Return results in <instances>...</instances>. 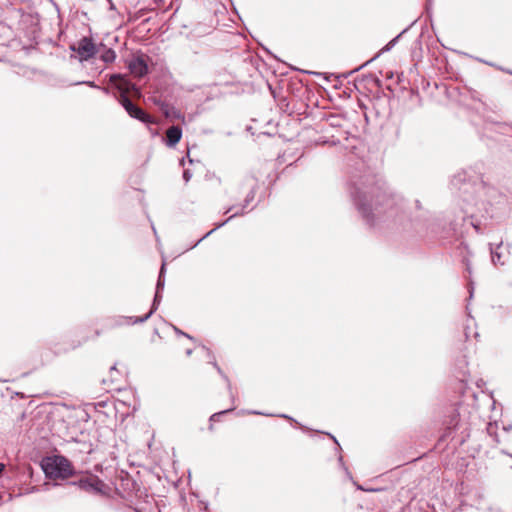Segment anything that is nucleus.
<instances>
[{
  "label": "nucleus",
  "instance_id": "nucleus-8",
  "mask_svg": "<svg viewBox=\"0 0 512 512\" xmlns=\"http://www.w3.org/2000/svg\"><path fill=\"white\" fill-rule=\"evenodd\" d=\"M127 67L132 75L141 78L148 73V64L144 54L134 55L128 62Z\"/></svg>",
  "mask_w": 512,
  "mask_h": 512
},
{
  "label": "nucleus",
  "instance_id": "nucleus-40",
  "mask_svg": "<svg viewBox=\"0 0 512 512\" xmlns=\"http://www.w3.org/2000/svg\"><path fill=\"white\" fill-rule=\"evenodd\" d=\"M180 164H181V165H183V164H184V159H181Z\"/></svg>",
  "mask_w": 512,
  "mask_h": 512
},
{
  "label": "nucleus",
  "instance_id": "nucleus-32",
  "mask_svg": "<svg viewBox=\"0 0 512 512\" xmlns=\"http://www.w3.org/2000/svg\"><path fill=\"white\" fill-rule=\"evenodd\" d=\"M192 352H193V351H192V349H187V350H186V352H185V354H186L187 356H191V355H192Z\"/></svg>",
  "mask_w": 512,
  "mask_h": 512
},
{
  "label": "nucleus",
  "instance_id": "nucleus-4",
  "mask_svg": "<svg viewBox=\"0 0 512 512\" xmlns=\"http://www.w3.org/2000/svg\"><path fill=\"white\" fill-rule=\"evenodd\" d=\"M42 470L49 479H67L74 473L71 462L62 455H53L43 458Z\"/></svg>",
  "mask_w": 512,
  "mask_h": 512
},
{
  "label": "nucleus",
  "instance_id": "nucleus-9",
  "mask_svg": "<svg viewBox=\"0 0 512 512\" xmlns=\"http://www.w3.org/2000/svg\"><path fill=\"white\" fill-rule=\"evenodd\" d=\"M160 304L159 300L153 299V303L151 306L150 311L141 317H119V320L117 322L118 325H124V324H138V323H144L147 321L152 314L157 310L158 306Z\"/></svg>",
  "mask_w": 512,
  "mask_h": 512
},
{
  "label": "nucleus",
  "instance_id": "nucleus-39",
  "mask_svg": "<svg viewBox=\"0 0 512 512\" xmlns=\"http://www.w3.org/2000/svg\"><path fill=\"white\" fill-rule=\"evenodd\" d=\"M381 53H382L381 51H380V52H378V53H377V55H376L375 57L380 56V55H381Z\"/></svg>",
  "mask_w": 512,
  "mask_h": 512
},
{
  "label": "nucleus",
  "instance_id": "nucleus-37",
  "mask_svg": "<svg viewBox=\"0 0 512 512\" xmlns=\"http://www.w3.org/2000/svg\"><path fill=\"white\" fill-rule=\"evenodd\" d=\"M331 437L333 438V441H335V443H337V444H338V442H337L336 438H335V437H333V436H331Z\"/></svg>",
  "mask_w": 512,
  "mask_h": 512
},
{
  "label": "nucleus",
  "instance_id": "nucleus-16",
  "mask_svg": "<svg viewBox=\"0 0 512 512\" xmlns=\"http://www.w3.org/2000/svg\"><path fill=\"white\" fill-rule=\"evenodd\" d=\"M164 272H165V263L162 264L159 277L156 284V291H162L164 289L165 285V279H164Z\"/></svg>",
  "mask_w": 512,
  "mask_h": 512
},
{
  "label": "nucleus",
  "instance_id": "nucleus-34",
  "mask_svg": "<svg viewBox=\"0 0 512 512\" xmlns=\"http://www.w3.org/2000/svg\"><path fill=\"white\" fill-rule=\"evenodd\" d=\"M234 209V206H230L226 211H225V214L229 213L230 211H232Z\"/></svg>",
  "mask_w": 512,
  "mask_h": 512
},
{
  "label": "nucleus",
  "instance_id": "nucleus-15",
  "mask_svg": "<svg viewBox=\"0 0 512 512\" xmlns=\"http://www.w3.org/2000/svg\"><path fill=\"white\" fill-rule=\"evenodd\" d=\"M409 28L404 29L400 34H398L395 38H393L391 41H389L382 49L381 52H388L390 51L395 44L398 42L399 38L408 30Z\"/></svg>",
  "mask_w": 512,
  "mask_h": 512
},
{
  "label": "nucleus",
  "instance_id": "nucleus-5",
  "mask_svg": "<svg viewBox=\"0 0 512 512\" xmlns=\"http://www.w3.org/2000/svg\"><path fill=\"white\" fill-rule=\"evenodd\" d=\"M245 182L247 185L250 186V190L248 192V194L246 195L245 197V200H244V203L242 205V208L240 211H236L234 214H232L228 219H226L225 221L223 222H220L218 224H216L215 228L210 230L209 232H207L203 237H201L194 245H192L191 247H189L187 250H190V249H193L195 248L200 242H202L204 239H206L207 237H209L211 234H213L217 229L223 227L226 223H228L232 218L234 217H237V216H241V215H244L245 214V211L244 209L254 200L255 198V195H256V191H257V188H258V180L256 177H254L253 175H249V176H246L245 177Z\"/></svg>",
  "mask_w": 512,
  "mask_h": 512
},
{
  "label": "nucleus",
  "instance_id": "nucleus-35",
  "mask_svg": "<svg viewBox=\"0 0 512 512\" xmlns=\"http://www.w3.org/2000/svg\"><path fill=\"white\" fill-rule=\"evenodd\" d=\"M469 293H470V296H472V293H473V287L470 285V288H469Z\"/></svg>",
  "mask_w": 512,
  "mask_h": 512
},
{
  "label": "nucleus",
  "instance_id": "nucleus-18",
  "mask_svg": "<svg viewBox=\"0 0 512 512\" xmlns=\"http://www.w3.org/2000/svg\"><path fill=\"white\" fill-rule=\"evenodd\" d=\"M173 329L175 331L176 334L178 335H182V336H185L187 337L188 339L190 340H194V338L192 336H190L189 334L183 332L182 330H180L179 328H177L176 326H173Z\"/></svg>",
  "mask_w": 512,
  "mask_h": 512
},
{
  "label": "nucleus",
  "instance_id": "nucleus-25",
  "mask_svg": "<svg viewBox=\"0 0 512 512\" xmlns=\"http://www.w3.org/2000/svg\"><path fill=\"white\" fill-rule=\"evenodd\" d=\"M465 265H466L467 272L471 273V264L467 259L465 260Z\"/></svg>",
  "mask_w": 512,
  "mask_h": 512
},
{
  "label": "nucleus",
  "instance_id": "nucleus-22",
  "mask_svg": "<svg viewBox=\"0 0 512 512\" xmlns=\"http://www.w3.org/2000/svg\"><path fill=\"white\" fill-rule=\"evenodd\" d=\"M250 414H253V415H265V416H274L273 414H266V413H263V412H260V411H257V410H252L249 412Z\"/></svg>",
  "mask_w": 512,
  "mask_h": 512
},
{
  "label": "nucleus",
  "instance_id": "nucleus-33",
  "mask_svg": "<svg viewBox=\"0 0 512 512\" xmlns=\"http://www.w3.org/2000/svg\"><path fill=\"white\" fill-rule=\"evenodd\" d=\"M5 465L3 463H0V474L4 471Z\"/></svg>",
  "mask_w": 512,
  "mask_h": 512
},
{
  "label": "nucleus",
  "instance_id": "nucleus-7",
  "mask_svg": "<svg viewBox=\"0 0 512 512\" xmlns=\"http://www.w3.org/2000/svg\"><path fill=\"white\" fill-rule=\"evenodd\" d=\"M70 484L77 485L80 489L92 493H100L103 486L102 481L92 474L84 475L77 481L70 482Z\"/></svg>",
  "mask_w": 512,
  "mask_h": 512
},
{
  "label": "nucleus",
  "instance_id": "nucleus-38",
  "mask_svg": "<svg viewBox=\"0 0 512 512\" xmlns=\"http://www.w3.org/2000/svg\"><path fill=\"white\" fill-rule=\"evenodd\" d=\"M381 53H382L381 51H380V52H378V53H377V55H376L375 57L380 56V55H381Z\"/></svg>",
  "mask_w": 512,
  "mask_h": 512
},
{
  "label": "nucleus",
  "instance_id": "nucleus-41",
  "mask_svg": "<svg viewBox=\"0 0 512 512\" xmlns=\"http://www.w3.org/2000/svg\"><path fill=\"white\" fill-rule=\"evenodd\" d=\"M230 394H231V397H232V402H235V399H233V396H232V393H231V392H230Z\"/></svg>",
  "mask_w": 512,
  "mask_h": 512
},
{
  "label": "nucleus",
  "instance_id": "nucleus-20",
  "mask_svg": "<svg viewBox=\"0 0 512 512\" xmlns=\"http://www.w3.org/2000/svg\"><path fill=\"white\" fill-rule=\"evenodd\" d=\"M77 84H85V85H88L92 88H100V86L96 85L95 82L93 81H83V82H78Z\"/></svg>",
  "mask_w": 512,
  "mask_h": 512
},
{
  "label": "nucleus",
  "instance_id": "nucleus-11",
  "mask_svg": "<svg viewBox=\"0 0 512 512\" xmlns=\"http://www.w3.org/2000/svg\"><path fill=\"white\" fill-rule=\"evenodd\" d=\"M182 137V129L179 126H172L166 131V145L174 147Z\"/></svg>",
  "mask_w": 512,
  "mask_h": 512
},
{
  "label": "nucleus",
  "instance_id": "nucleus-24",
  "mask_svg": "<svg viewBox=\"0 0 512 512\" xmlns=\"http://www.w3.org/2000/svg\"><path fill=\"white\" fill-rule=\"evenodd\" d=\"M154 299H155V300H159V301L161 302L162 295H161V292H160V291H155Z\"/></svg>",
  "mask_w": 512,
  "mask_h": 512
},
{
  "label": "nucleus",
  "instance_id": "nucleus-29",
  "mask_svg": "<svg viewBox=\"0 0 512 512\" xmlns=\"http://www.w3.org/2000/svg\"><path fill=\"white\" fill-rule=\"evenodd\" d=\"M278 417H281V418H285V419H288V420H291V421H294V419L286 414H279Z\"/></svg>",
  "mask_w": 512,
  "mask_h": 512
},
{
  "label": "nucleus",
  "instance_id": "nucleus-28",
  "mask_svg": "<svg viewBox=\"0 0 512 512\" xmlns=\"http://www.w3.org/2000/svg\"><path fill=\"white\" fill-rule=\"evenodd\" d=\"M107 1H108V4H109V9H110V10H115V9H116V7H115V5H114L113 1H112V0H107Z\"/></svg>",
  "mask_w": 512,
  "mask_h": 512
},
{
  "label": "nucleus",
  "instance_id": "nucleus-14",
  "mask_svg": "<svg viewBox=\"0 0 512 512\" xmlns=\"http://www.w3.org/2000/svg\"><path fill=\"white\" fill-rule=\"evenodd\" d=\"M502 246V243L497 245L496 248H493L490 246V253H491V261L494 265H504V262L501 261L502 255L500 252H498V249Z\"/></svg>",
  "mask_w": 512,
  "mask_h": 512
},
{
  "label": "nucleus",
  "instance_id": "nucleus-13",
  "mask_svg": "<svg viewBox=\"0 0 512 512\" xmlns=\"http://www.w3.org/2000/svg\"><path fill=\"white\" fill-rule=\"evenodd\" d=\"M100 47L104 48V51L102 52L100 58L105 63H112L116 58V53L111 48H106L103 43H100Z\"/></svg>",
  "mask_w": 512,
  "mask_h": 512
},
{
  "label": "nucleus",
  "instance_id": "nucleus-10",
  "mask_svg": "<svg viewBox=\"0 0 512 512\" xmlns=\"http://www.w3.org/2000/svg\"><path fill=\"white\" fill-rule=\"evenodd\" d=\"M160 111L164 114L166 118L177 119L181 120L182 122L185 121V117L181 113V111L175 108L174 106L169 105L166 102H161Z\"/></svg>",
  "mask_w": 512,
  "mask_h": 512
},
{
  "label": "nucleus",
  "instance_id": "nucleus-27",
  "mask_svg": "<svg viewBox=\"0 0 512 512\" xmlns=\"http://www.w3.org/2000/svg\"><path fill=\"white\" fill-rule=\"evenodd\" d=\"M153 102L155 105H157L159 108L161 106V102H163L161 99L153 98Z\"/></svg>",
  "mask_w": 512,
  "mask_h": 512
},
{
  "label": "nucleus",
  "instance_id": "nucleus-6",
  "mask_svg": "<svg viewBox=\"0 0 512 512\" xmlns=\"http://www.w3.org/2000/svg\"><path fill=\"white\" fill-rule=\"evenodd\" d=\"M70 49L77 53L81 62L93 58L99 52V48L90 37L81 38L77 44L71 45Z\"/></svg>",
  "mask_w": 512,
  "mask_h": 512
},
{
  "label": "nucleus",
  "instance_id": "nucleus-1",
  "mask_svg": "<svg viewBox=\"0 0 512 512\" xmlns=\"http://www.w3.org/2000/svg\"><path fill=\"white\" fill-rule=\"evenodd\" d=\"M350 194L367 225L374 227L397 215V201L386 182L374 174L353 176Z\"/></svg>",
  "mask_w": 512,
  "mask_h": 512
},
{
  "label": "nucleus",
  "instance_id": "nucleus-12",
  "mask_svg": "<svg viewBox=\"0 0 512 512\" xmlns=\"http://www.w3.org/2000/svg\"><path fill=\"white\" fill-rule=\"evenodd\" d=\"M203 348L207 351L209 357H211V360L209 362L217 370L219 375L226 381L228 391H231L232 388H231V383H230V380H229L228 376L223 372V370L217 364V362L215 361L214 357L212 356V352L210 351V349L206 348L205 346H203Z\"/></svg>",
  "mask_w": 512,
  "mask_h": 512
},
{
  "label": "nucleus",
  "instance_id": "nucleus-19",
  "mask_svg": "<svg viewBox=\"0 0 512 512\" xmlns=\"http://www.w3.org/2000/svg\"><path fill=\"white\" fill-rule=\"evenodd\" d=\"M191 177H192V174H191L190 170H188V169L184 170V172H183L184 181L188 182L191 179Z\"/></svg>",
  "mask_w": 512,
  "mask_h": 512
},
{
  "label": "nucleus",
  "instance_id": "nucleus-30",
  "mask_svg": "<svg viewBox=\"0 0 512 512\" xmlns=\"http://www.w3.org/2000/svg\"><path fill=\"white\" fill-rule=\"evenodd\" d=\"M100 90H102L105 94H109L110 90L107 87H100Z\"/></svg>",
  "mask_w": 512,
  "mask_h": 512
},
{
  "label": "nucleus",
  "instance_id": "nucleus-21",
  "mask_svg": "<svg viewBox=\"0 0 512 512\" xmlns=\"http://www.w3.org/2000/svg\"><path fill=\"white\" fill-rule=\"evenodd\" d=\"M117 373L118 374V370L116 368V365H113L111 368H110V374H111V381L114 382L116 379L114 377V374Z\"/></svg>",
  "mask_w": 512,
  "mask_h": 512
},
{
  "label": "nucleus",
  "instance_id": "nucleus-2",
  "mask_svg": "<svg viewBox=\"0 0 512 512\" xmlns=\"http://www.w3.org/2000/svg\"><path fill=\"white\" fill-rule=\"evenodd\" d=\"M452 183L464 194H469L465 197L467 202H474L482 204H496L500 203L503 195L494 186L489 185L481 174H476L472 169H465L454 175Z\"/></svg>",
  "mask_w": 512,
  "mask_h": 512
},
{
  "label": "nucleus",
  "instance_id": "nucleus-36",
  "mask_svg": "<svg viewBox=\"0 0 512 512\" xmlns=\"http://www.w3.org/2000/svg\"><path fill=\"white\" fill-rule=\"evenodd\" d=\"M416 206H417V208H418V209H420V208H421V206H420V202H419L418 200L416 201Z\"/></svg>",
  "mask_w": 512,
  "mask_h": 512
},
{
  "label": "nucleus",
  "instance_id": "nucleus-42",
  "mask_svg": "<svg viewBox=\"0 0 512 512\" xmlns=\"http://www.w3.org/2000/svg\"><path fill=\"white\" fill-rule=\"evenodd\" d=\"M428 2H430V0H427Z\"/></svg>",
  "mask_w": 512,
  "mask_h": 512
},
{
  "label": "nucleus",
  "instance_id": "nucleus-17",
  "mask_svg": "<svg viewBox=\"0 0 512 512\" xmlns=\"http://www.w3.org/2000/svg\"><path fill=\"white\" fill-rule=\"evenodd\" d=\"M234 409H235V406H232L229 409H226V410L214 413V414L211 415L210 421L211 422L218 421L222 415H224L226 413H229V412L233 411Z\"/></svg>",
  "mask_w": 512,
  "mask_h": 512
},
{
  "label": "nucleus",
  "instance_id": "nucleus-31",
  "mask_svg": "<svg viewBox=\"0 0 512 512\" xmlns=\"http://www.w3.org/2000/svg\"><path fill=\"white\" fill-rule=\"evenodd\" d=\"M375 58H376V57L371 58V60H369L368 62H366V63L364 64V66H365L366 64H368L369 62L374 61V59H375ZM362 67H363V65H362V66H360V67H358L357 69H355V71H357V70L361 69Z\"/></svg>",
  "mask_w": 512,
  "mask_h": 512
},
{
  "label": "nucleus",
  "instance_id": "nucleus-3",
  "mask_svg": "<svg viewBox=\"0 0 512 512\" xmlns=\"http://www.w3.org/2000/svg\"><path fill=\"white\" fill-rule=\"evenodd\" d=\"M109 82L119 91V96H116L119 103L123 106L126 112L132 117L146 124H156L155 119L147 114L143 109L135 105L128 94L132 93L135 96H140L139 88L132 83L126 75L112 74L110 75Z\"/></svg>",
  "mask_w": 512,
  "mask_h": 512
},
{
  "label": "nucleus",
  "instance_id": "nucleus-23",
  "mask_svg": "<svg viewBox=\"0 0 512 512\" xmlns=\"http://www.w3.org/2000/svg\"><path fill=\"white\" fill-rule=\"evenodd\" d=\"M356 488L358 490H362V491H378L379 490V489H367V488H364L362 485H359V484L356 485Z\"/></svg>",
  "mask_w": 512,
  "mask_h": 512
},
{
  "label": "nucleus",
  "instance_id": "nucleus-26",
  "mask_svg": "<svg viewBox=\"0 0 512 512\" xmlns=\"http://www.w3.org/2000/svg\"><path fill=\"white\" fill-rule=\"evenodd\" d=\"M153 102L155 105H157L159 108L161 106V102H163L161 99L153 98Z\"/></svg>",
  "mask_w": 512,
  "mask_h": 512
}]
</instances>
